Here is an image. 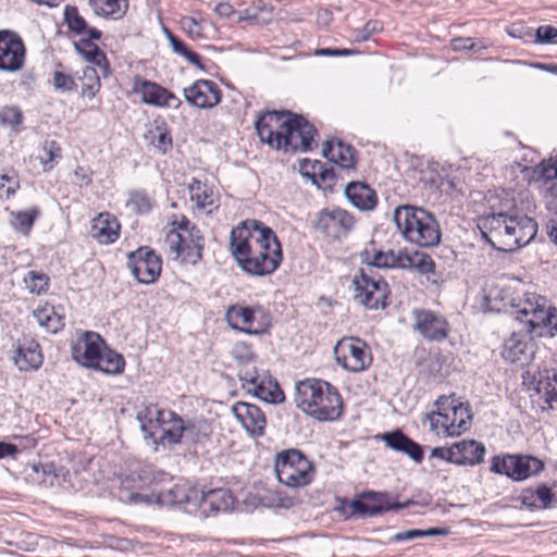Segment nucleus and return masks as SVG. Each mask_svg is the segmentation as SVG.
Instances as JSON below:
<instances>
[{
  "instance_id": "6e6552de",
  "label": "nucleus",
  "mask_w": 557,
  "mask_h": 557,
  "mask_svg": "<svg viewBox=\"0 0 557 557\" xmlns=\"http://www.w3.org/2000/svg\"><path fill=\"white\" fill-rule=\"evenodd\" d=\"M354 299L370 310L385 308L391 293L389 286L372 268L360 269L354 277Z\"/></svg>"
},
{
  "instance_id": "603ef678",
  "label": "nucleus",
  "mask_w": 557,
  "mask_h": 557,
  "mask_svg": "<svg viewBox=\"0 0 557 557\" xmlns=\"http://www.w3.org/2000/svg\"><path fill=\"white\" fill-rule=\"evenodd\" d=\"M64 22L69 29L77 35H83L87 30V23L85 18L79 15L76 7L66 5L64 8Z\"/></svg>"
},
{
  "instance_id": "bf43d9fd",
  "label": "nucleus",
  "mask_w": 557,
  "mask_h": 557,
  "mask_svg": "<svg viewBox=\"0 0 557 557\" xmlns=\"http://www.w3.org/2000/svg\"><path fill=\"white\" fill-rule=\"evenodd\" d=\"M535 491H536L537 499L540 500V504H539L540 509H548V508L556 506L555 499L553 496L552 486L548 487L545 484H542V485L537 486Z\"/></svg>"
},
{
  "instance_id": "f8f14e48",
  "label": "nucleus",
  "mask_w": 557,
  "mask_h": 557,
  "mask_svg": "<svg viewBox=\"0 0 557 557\" xmlns=\"http://www.w3.org/2000/svg\"><path fill=\"white\" fill-rule=\"evenodd\" d=\"M127 268L140 284L154 283L161 273L162 259L148 246H141L127 255Z\"/></svg>"
},
{
  "instance_id": "2f4dec72",
  "label": "nucleus",
  "mask_w": 557,
  "mask_h": 557,
  "mask_svg": "<svg viewBox=\"0 0 557 557\" xmlns=\"http://www.w3.org/2000/svg\"><path fill=\"white\" fill-rule=\"evenodd\" d=\"M354 148L342 140H326L323 144L322 154L330 162L337 164L342 169H354L356 161Z\"/></svg>"
},
{
  "instance_id": "4be33fe9",
  "label": "nucleus",
  "mask_w": 557,
  "mask_h": 557,
  "mask_svg": "<svg viewBox=\"0 0 557 557\" xmlns=\"http://www.w3.org/2000/svg\"><path fill=\"white\" fill-rule=\"evenodd\" d=\"M101 336L95 332H85L84 335L72 345V358L86 368H95L100 361Z\"/></svg>"
},
{
  "instance_id": "5fc2aeb1",
  "label": "nucleus",
  "mask_w": 557,
  "mask_h": 557,
  "mask_svg": "<svg viewBox=\"0 0 557 557\" xmlns=\"http://www.w3.org/2000/svg\"><path fill=\"white\" fill-rule=\"evenodd\" d=\"M238 379L243 384V387H246L248 392H251V388L257 386L261 381H263L257 368L249 363H245L238 371Z\"/></svg>"
},
{
  "instance_id": "864d4df0",
  "label": "nucleus",
  "mask_w": 557,
  "mask_h": 557,
  "mask_svg": "<svg viewBox=\"0 0 557 557\" xmlns=\"http://www.w3.org/2000/svg\"><path fill=\"white\" fill-rule=\"evenodd\" d=\"M25 285L32 294L40 295L48 288L49 277L37 271H29L24 277Z\"/></svg>"
},
{
  "instance_id": "774afa93",
  "label": "nucleus",
  "mask_w": 557,
  "mask_h": 557,
  "mask_svg": "<svg viewBox=\"0 0 557 557\" xmlns=\"http://www.w3.org/2000/svg\"><path fill=\"white\" fill-rule=\"evenodd\" d=\"M534 175L540 177H544L546 180H549L552 177L557 176V168L554 164H545L542 162L534 169Z\"/></svg>"
},
{
  "instance_id": "7c9ffc66",
  "label": "nucleus",
  "mask_w": 557,
  "mask_h": 557,
  "mask_svg": "<svg viewBox=\"0 0 557 557\" xmlns=\"http://www.w3.org/2000/svg\"><path fill=\"white\" fill-rule=\"evenodd\" d=\"M120 223L108 212L99 213L92 220L91 236L100 244H112L119 237Z\"/></svg>"
},
{
  "instance_id": "c9c22d12",
  "label": "nucleus",
  "mask_w": 557,
  "mask_h": 557,
  "mask_svg": "<svg viewBox=\"0 0 557 557\" xmlns=\"http://www.w3.org/2000/svg\"><path fill=\"white\" fill-rule=\"evenodd\" d=\"M400 269L416 270L422 275L435 273V263L431 256L420 250L401 252Z\"/></svg>"
},
{
  "instance_id": "c756f323",
  "label": "nucleus",
  "mask_w": 557,
  "mask_h": 557,
  "mask_svg": "<svg viewBox=\"0 0 557 557\" xmlns=\"http://www.w3.org/2000/svg\"><path fill=\"white\" fill-rule=\"evenodd\" d=\"M186 419L172 410L165 412L162 434L159 435L157 442L159 445L173 448L183 444V433Z\"/></svg>"
},
{
  "instance_id": "de8ad7c7",
  "label": "nucleus",
  "mask_w": 557,
  "mask_h": 557,
  "mask_svg": "<svg viewBox=\"0 0 557 557\" xmlns=\"http://www.w3.org/2000/svg\"><path fill=\"white\" fill-rule=\"evenodd\" d=\"M251 391L256 397L267 404H278L285 399L284 393L281 391L278 385L275 383L271 386V381H269V386H267L263 380L257 384V386L252 387Z\"/></svg>"
},
{
  "instance_id": "680f3d73",
  "label": "nucleus",
  "mask_w": 557,
  "mask_h": 557,
  "mask_svg": "<svg viewBox=\"0 0 557 557\" xmlns=\"http://www.w3.org/2000/svg\"><path fill=\"white\" fill-rule=\"evenodd\" d=\"M181 25L183 29L193 38L202 37V29L200 24L196 21L195 17L185 16L181 20Z\"/></svg>"
},
{
  "instance_id": "393cba45",
  "label": "nucleus",
  "mask_w": 557,
  "mask_h": 557,
  "mask_svg": "<svg viewBox=\"0 0 557 557\" xmlns=\"http://www.w3.org/2000/svg\"><path fill=\"white\" fill-rule=\"evenodd\" d=\"M383 442L391 449L403 453L411 458L414 462L420 463L424 457L423 447L407 436L403 431L396 430L382 435Z\"/></svg>"
},
{
  "instance_id": "ddd939ff",
  "label": "nucleus",
  "mask_w": 557,
  "mask_h": 557,
  "mask_svg": "<svg viewBox=\"0 0 557 557\" xmlns=\"http://www.w3.org/2000/svg\"><path fill=\"white\" fill-rule=\"evenodd\" d=\"M412 330L428 342H443L450 331V325L444 314L430 309H413L411 311Z\"/></svg>"
},
{
  "instance_id": "a211bd4d",
  "label": "nucleus",
  "mask_w": 557,
  "mask_h": 557,
  "mask_svg": "<svg viewBox=\"0 0 557 557\" xmlns=\"http://www.w3.org/2000/svg\"><path fill=\"white\" fill-rule=\"evenodd\" d=\"M25 45L17 33L0 29V71H20L25 63Z\"/></svg>"
},
{
  "instance_id": "2eb2a0df",
  "label": "nucleus",
  "mask_w": 557,
  "mask_h": 557,
  "mask_svg": "<svg viewBox=\"0 0 557 557\" xmlns=\"http://www.w3.org/2000/svg\"><path fill=\"white\" fill-rule=\"evenodd\" d=\"M293 114L288 110H272L258 113L255 128L260 140L276 149L277 140L284 135L286 129L292 127L288 124Z\"/></svg>"
},
{
  "instance_id": "5701e85b",
  "label": "nucleus",
  "mask_w": 557,
  "mask_h": 557,
  "mask_svg": "<svg viewBox=\"0 0 557 557\" xmlns=\"http://www.w3.org/2000/svg\"><path fill=\"white\" fill-rule=\"evenodd\" d=\"M166 409H161L158 405L150 404L137 412V420L140 423V430L146 438L159 446L157 440L163 431Z\"/></svg>"
},
{
  "instance_id": "aec40b11",
  "label": "nucleus",
  "mask_w": 557,
  "mask_h": 557,
  "mask_svg": "<svg viewBox=\"0 0 557 557\" xmlns=\"http://www.w3.org/2000/svg\"><path fill=\"white\" fill-rule=\"evenodd\" d=\"M184 98L190 106L199 109H211L221 102V89L210 79H197L183 89Z\"/></svg>"
},
{
  "instance_id": "9b49d317",
  "label": "nucleus",
  "mask_w": 557,
  "mask_h": 557,
  "mask_svg": "<svg viewBox=\"0 0 557 557\" xmlns=\"http://www.w3.org/2000/svg\"><path fill=\"white\" fill-rule=\"evenodd\" d=\"M284 135L276 143V150L307 152L312 149L317 128L302 115L294 113Z\"/></svg>"
},
{
  "instance_id": "e2e57ef3",
  "label": "nucleus",
  "mask_w": 557,
  "mask_h": 557,
  "mask_svg": "<svg viewBox=\"0 0 557 557\" xmlns=\"http://www.w3.org/2000/svg\"><path fill=\"white\" fill-rule=\"evenodd\" d=\"M557 38V28L552 25H542L536 29V42L549 44Z\"/></svg>"
},
{
  "instance_id": "49530a36",
  "label": "nucleus",
  "mask_w": 557,
  "mask_h": 557,
  "mask_svg": "<svg viewBox=\"0 0 557 557\" xmlns=\"http://www.w3.org/2000/svg\"><path fill=\"white\" fill-rule=\"evenodd\" d=\"M152 198L143 189L128 191L126 207L136 214L148 213L152 208Z\"/></svg>"
},
{
  "instance_id": "72a5a7b5",
  "label": "nucleus",
  "mask_w": 557,
  "mask_h": 557,
  "mask_svg": "<svg viewBox=\"0 0 557 557\" xmlns=\"http://www.w3.org/2000/svg\"><path fill=\"white\" fill-rule=\"evenodd\" d=\"M445 413L447 414V422L445 424V434L447 436L460 435L462 431L468 430L470 425V413L468 408L462 404H454L449 398V404L446 405Z\"/></svg>"
},
{
  "instance_id": "6ab92c4d",
  "label": "nucleus",
  "mask_w": 557,
  "mask_h": 557,
  "mask_svg": "<svg viewBox=\"0 0 557 557\" xmlns=\"http://www.w3.org/2000/svg\"><path fill=\"white\" fill-rule=\"evenodd\" d=\"M133 91L140 95L144 103L153 107H172L177 109L182 103L169 89L139 76L134 78Z\"/></svg>"
},
{
  "instance_id": "4c0bfd02",
  "label": "nucleus",
  "mask_w": 557,
  "mask_h": 557,
  "mask_svg": "<svg viewBox=\"0 0 557 557\" xmlns=\"http://www.w3.org/2000/svg\"><path fill=\"white\" fill-rule=\"evenodd\" d=\"M212 433L210 424L205 419H186L183 433V444L203 443Z\"/></svg>"
},
{
  "instance_id": "4468645a",
  "label": "nucleus",
  "mask_w": 557,
  "mask_h": 557,
  "mask_svg": "<svg viewBox=\"0 0 557 557\" xmlns=\"http://www.w3.org/2000/svg\"><path fill=\"white\" fill-rule=\"evenodd\" d=\"M314 228L331 240H339L355 226L354 216L344 209H323L317 213Z\"/></svg>"
},
{
  "instance_id": "423d86ee",
  "label": "nucleus",
  "mask_w": 557,
  "mask_h": 557,
  "mask_svg": "<svg viewBox=\"0 0 557 557\" xmlns=\"http://www.w3.org/2000/svg\"><path fill=\"white\" fill-rule=\"evenodd\" d=\"M189 225L190 222L184 218L177 230H170L164 238V249L172 260L196 265L202 259L205 237L199 228Z\"/></svg>"
},
{
  "instance_id": "f257e3e1",
  "label": "nucleus",
  "mask_w": 557,
  "mask_h": 557,
  "mask_svg": "<svg viewBox=\"0 0 557 557\" xmlns=\"http://www.w3.org/2000/svg\"><path fill=\"white\" fill-rule=\"evenodd\" d=\"M230 250L238 267L252 276L274 273L283 260L275 232L259 220H246L232 230Z\"/></svg>"
},
{
  "instance_id": "0e129e2a",
  "label": "nucleus",
  "mask_w": 557,
  "mask_h": 557,
  "mask_svg": "<svg viewBox=\"0 0 557 557\" xmlns=\"http://www.w3.org/2000/svg\"><path fill=\"white\" fill-rule=\"evenodd\" d=\"M451 48L455 51H463V50H476L478 46L473 38L470 37H458L451 40ZM482 46L479 47L481 49Z\"/></svg>"
},
{
  "instance_id": "c85d7f7f",
  "label": "nucleus",
  "mask_w": 557,
  "mask_h": 557,
  "mask_svg": "<svg viewBox=\"0 0 557 557\" xmlns=\"http://www.w3.org/2000/svg\"><path fill=\"white\" fill-rule=\"evenodd\" d=\"M486 449L482 443L474 440H463L454 444V463L458 466H474L484 461Z\"/></svg>"
},
{
  "instance_id": "a19ab883",
  "label": "nucleus",
  "mask_w": 557,
  "mask_h": 557,
  "mask_svg": "<svg viewBox=\"0 0 557 557\" xmlns=\"http://www.w3.org/2000/svg\"><path fill=\"white\" fill-rule=\"evenodd\" d=\"M39 214L40 210L38 207H33L29 210L12 211L10 213V223L16 232L28 235Z\"/></svg>"
},
{
  "instance_id": "c03bdc74",
  "label": "nucleus",
  "mask_w": 557,
  "mask_h": 557,
  "mask_svg": "<svg viewBox=\"0 0 557 557\" xmlns=\"http://www.w3.org/2000/svg\"><path fill=\"white\" fill-rule=\"evenodd\" d=\"M125 360L121 354L109 350L104 355L100 354V361L95 369L108 374H120L124 371Z\"/></svg>"
},
{
  "instance_id": "dca6fc26",
  "label": "nucleus",
  "mask_w": 557,
  "mask_h": 557,
  "mask_svg": "<svg viewBox=\"0 0 557 557\" xmlns=\"http://www.w3.org/2000/svg\"><path fill=\"white\" fill-rule=\"evenodd\" d=\"M225 319L232 329L250 335L262 334L269 326V319L260 307L233 305L226 310Z\"/></svg>"
},
{
  "instance_id": "58836bf2",
  "label": "nucleus",
  "mask_w": 557,
  "mask_h": 557,
  "mask_svg": "<svg viewBox=\"0 0 557 557\" xmlns=\"http://www.w3.org/2000/svg\"><path fill=\"white\" fill-rule=\"evenodd\" d=\"M189 198L196 203L199 209H208L210 212L212 208H218L212 189L208 187L200 180L194 177L188 184Z\"/></svg>"
},
{
  "instance_id": "a18cd8bd",
  "label": "nucleus",
  "mask_w": 557,
  "mask_h": 557,
  "mask_svg": "<svg viewBox=\"0 0 557 557\" xmlns=\"http://www.w3.org/2000/svg\"><path fill=\"white\" fill-rule=\"evenodd\" d=\"M61 158L60 145L55 140H46L41 147V153L38 156L44 171L52 170Z\"/></svg>"
},
{
  "instance_id": "9d476101",
  "label": "nucleus",
  "mask_w": 557,
  "mask_h": 557,
  "mask_svg": "<svg viewBox=\"0 0 557 557\" xmlns=\"http://www.w3.org/2000/svg\"><path fill=\"white\" fill-rule=\"evenodd\" d=\"M413 500L392 502L387 493L364 492L348 503L350 516L375 517L392 510H399L413 505Z\"/></svg>"
},
{
  "instance_id": "412c9836",
  "label": "nucleus",
  "mask_w": 557,
  "mask_h": 557,
  "mask_svg": "<svg viewBox=\"0 0 557 557\" xmlns=\"http://www.w3.org/2000/svg\"><path fill=\"white\" fill-rule=\"evenodd\" d=\"M232 412L250 436L261 437L264 435L267 419L258 406L237 401L233 405Z\"/></svg>"
},
{
  "instance_id": "79ce46f5",
  "label": "nucleus",
  "mask_w": 557,
  "mask_h": 557,
  "mask_svg": "<svg viewBox=\"0 0 557 557\" xmlns=\"http://www.w3.org/2000/svg\"><path fill=\"white\" fill-rule=\"evenodd\" d=\"M89 4L97 15L115 20L122 17L126 11V4L122 5L121 0H89Z\"/></svg>"
},
{
  "instance_id": "8fccbe9b",
  "label": "nucleus",
  "mask_w": 557,
  "mask_h": 557,
  "mask_svg": "<svg viewBox=\"0 0 557 557\" xmlns=\"http://www.w3.org/2000/svg\"><path fill=\"white\" fill-rule=\"evenodd\" d=\"M145 137L161 153L172 149V137L166 127L156 126L149 129Z\"/></svg>"
},
{
  "instance_id": "cd10ccee",
  "label": "nucleus",
  "mask_w": 557,
  "mask_h": 557,
  "mask_svg": "<svg viewBox=\"0 0 557 557\" xmlns=\"http://www.w3.org/2000/svg\"><path fill=\"white\" fill-rule=\"evenodd\" d=\"M234 505V497L230 490L213 488L201 492L199 507L205 516L216 515L230 510Z\"/></svg>"
},
{
  "instance_id": "338daca9",
  "label": "nucleus",
  "mask_w": 557,
  "mask_h": 557,
  "mask_svg": "<svg viewBox=\"0 0 557 557\" xmlns=\"http://www.w3.org/2000/svg\"><path fill=\"white\" fill-rule=\"evenodd\" d=\"M165 35L171 45L173 52L183 57L185 54V52L188 50L186 45L178 37H176L174 34H172L169 29H165Z\"/></svg>"
},
{
  "instance_id": "ea45409f",
  "label": "nucleus",
  "mask_w": 557,
  "mask_h": 557,
  "mask_svg": "<svg viewBox=\"0 0 557 557\" xmlns=\"http://www.w3.org/2000/svg\"><path fill=\"white\" fill-rule=\"evenodd\" d=\"M401 252L395 253L393 250L382 251L375 250L371 252L369 249L364 251V260L368 262V268H400Z\"/></svg>"
},
{
  "instance_id": "13d9d810",
  "label": "nucleus",
  "mask_w": 557,
  "mask_h": 557,
  "mask_svg": "<svg viewBox=\"0 0 557 557\" xmlns=\"http://www.w3.org/2000/svg\"><path fill=\"white\" fill-rule=\"evenodd\" d=\"M52 84L55 89L61 91H71L76 87L74 78L70 74L60 71L53 73Z\"/></svg>"
},
{
  "instance_id": "69168bd1",
  "label": "nucleus",
  "mask_w": 557,
  "mask_h": 557,
  "mask_svg": "<svg viewBox=\"0 0 557 557\" xmlns=\"http://www.w3.org/2000/svg\"><path fill=\"white\" fill-rule=\"evenodd\" d=\"M520 500H521V504L529 509H540L539 504L536 503L537 496H536L535 490H532V488L523 490L520 495Z\"/></svg>"
},
{
  "instance_id": "473e14b6",
  "label": "nucleus",
  "mask_w": 557,
  "mask_h": 557,
  "mask_svg": "<svg viewBox=\"0 0 557 557\" xmlns=\"http://www.w3.org/2000/svg\"><path fill=\"white\" fill-rule=\"evenodd\" d=\"M42 360L40 345L36 341H25L17 346L14 362L18 370H37L42 364Z\"/></svg>"
},
{
  "instance_id": "20e7f679",
  "label": "nucleus",
  "mask_w": 557,
  "mask_h": 557,
  "mask_svg": "<svg viewBox=\"0 0 557 557\" xmlns=\"http://www.w3.org/2000/svg\"><path fill=\"white\" fill-rule=\"evenodd\" d=\"M296 406L318 421H333L342 414V398L330 383L307 379L296 385Z\"/></svg>"
},
{
  "instance_id": "052dcab7",
  "label": "nucleus",
  "mask_w": 557,
  "mask_h": 557,
  "mask_svg": "<svg viewBox=\"0 0 557 557\" xmlns=\"http://www.w3.org/2000/svg\"><path fill=\"white\" fill-rule=\"evenodd\" d=\"M382 29V25L379 21H369L364 24V26L357 30L356 40L357 41H367L371 35L380 32Z\"/></svg>"
},
{
  "instance_id": "09e8293b",
  "label": "nucleus",
  "mask_w": 557,
  "mask_h": 557,
  "mask_svg": "<svg viewBox=\"0 0 557 557\" xmlns=\"http://www.w3.org/2000/svg\"><path fill=\"white\" fill-rule=\"evenodd\" d=\"M24 121L23 111L18 106H3L0 108V124L17 133Z\"/></svg>"
},
{
  "instance_id": "39448f33",
  "label": "nucleus",
  "mask_w": 557,
  "mask_h": 557,
  "mask_svg": "<svg viewBox=\"0 0 557 557\" xmlns=\"http://www.w3.org/2000/svg\"><path fill=\"white\" fill-rule=\"evenodd\" d=\"M393 220L398 232L407 242L431 248L441 243V226L434 214L417 206H398L394 209Z\"/></svg>"
},
{
  "instance_id": "6e6d98bb",
  "label": "nucleus",
  "mask_w": 557,
  "mask_h": 557,
  "mask_svg": "<svg viewBox=\"0 0 557 557\" xmlns=\"http://www.w3.org/2000/svg\"><path fill=\"white\" fill-rule=\"evenodd\" d=\"M91 48V53L88 54L86 61L91 63L92 65H96L101 71V75L103 77H107L110 69H109V62L107 59V55L104 52L97 46V45H87Z\"/></svg>"
},
{
  "instance_id": "1a4fd4ad",
  "label": "nucleus",
  "mask_w": 557,
  "mask_h": 557,
  "mask_svg": "<svg viewBox=\"0 0 557 557\" xmlns=\"http://www.w3.org/2000/svg\"><path fill=\"white\" fill-rule=\"evenodd\" d=\"M545 463L530 455L494 456L491 460V471L506 475L512 481L520 482L542 472Z\"/></svg>"
},
{
  "instance_id": "e433bc0d",
  "label": "nucleus",
  "mask_w": 557,
  "mask_h": 557,
  "mask_svg": "<svg viewBox=\"0 0 557 557\" xmlns=\"http://www.w3.org/2000/svg\"><path fill=\"white\" fill-rule=\"evenodd\" d=\"M33 315L40 326L52 334H57L65 325L64 315L54 306L48 304L35 309Z\"/></svg>"
},
{
  "instance_id": "7ed1b4c3",
  "label": "nucleus",
  "mask_w": 557,
  "mask_h": 557,
  "mask_svg": "<svg viewBox=\"0 0 557 557\" xmlns=\"http://www.w3.org/2000/svg\"><path fill=\"white\" fill-rule=\"evenodd\" d=\"M508 301L505 307L509 314L515 315L516 321L521 324V330L528 334L543 336L554 335L557 332L556 308H545V298L533 293H524L522 296L507 295Z\"/></svg>"
},
{
  "instance_id": "0eeeda50",
  "label": "nucleus",
  "mask_w": 557,
  "mask_h": 557,
  "mask_svg": "<svg viewBox=\"0 0 557 557\" xmlns=\"http://www.w3.org/2000/svg\"><path fill=\"white\" fill-rule=\"evenodd\" d=\"M274 471L277 481L290 488L309 485L315 475V468L299 449L290 448L276 455Z\"/></svg>"
},
{
  "instance_id": "f3484780",
  "label": "nucleus",
  "mask_w": 557,
  "mask_h": 557,
  "mask_svg": "<svg viewBox=\"0 0 557 557\" xmlns=\"http://www.w3.org/2000/svg\"><path fill=\"white\" fill-rule=\"evenodd\" d=\"M337 364L350 372H360L367 369L371 361V355L367 345L359 338H343L334 347Z\"/></svg>"
},
{
  "instance_id": "3c124183",
  "label": "nucleus",
  "mask_w": 557,
  "mask_h": 557,
  "mask_svg": "<svg viewBox=\"0 0 557 557\" xmlns=\"http://www.w3.org/2000/svg\"><path fill=\"white\" fill-rule=\"evenodd\" d=\"M449 404V397L441 396L436 400L437 411H433L426 416V419L430 424V429L434 432L440 433V430H443L445 433V424L447 422V414L445 413L446 405Z\"/></svg>"
},
{
  "instance_id": "bb28decb",
  "label": "nucleus",
  "mask_w": 557,
  "mask_h": 557,
  "mask_svg": "<svg viewBox=\"0 0 557 557\" xmlns=\"http://www.w3.org/2000/svg\"><path fill=\"white\" fill-rule=\"evenodd\" d=\"M344 194L348 201L360 211H372L377 205L375 190L363 182L348 183Z\"/></svg>"
},
{
  "instance_id": "4d7b16f0",
  "label": "nucleus",
  "mask_w": 557,
  "mask_h": 557,
  "mask_svg": "<svg viewBox=\"0 0 557 557\" xmlns=\"http://www.w3.org/2000/svg\"><path fill=\"white\" fill-rule=\"evenodd\" d=\"M323 165L324 163L319 160L304 159L300 162V173L302 176L311 178L313 184L319 185V172H321Z\"/></svg>"
},
{
  "instance_id": "b1692460",
  "label": "nucleus",
  "mask_w": 557,
  "mask_h": 557,
  "mask_svg": "<svg viewBox=\"0 0 557 557\" xmlns=\"http://www.w3.org/2000/svg\"><path fill=\"white\" fill-rule=\"evenodd\" d=\"M502 356L510 363L528 366L534 357L533 344L527 342L523 335L515 331L505 341Z\"/></svg>"
},
{
  "instance_id": "f03ea898",
  "label": "nucleus",
  "mask_w": 557,
  "mask_h": 557,
  "mask_svg": "<svg viewBox=\"0 0 557 557\" xmlns=\"http://www.w3.org/2000/svg\"><path fill=\"white\" fill-rule=\"evenodd\" d=\"M476 227L485 243L503 252L517 251L537 234V222L533 218L503 211L478 216Z\"/></svg>"
},
{
  "instance_id": "37998d69",
  "label": "nucleus",
  "mask_w": 557,
  "mask_h": 557,
  "mask_svg": "<svg viewBox=\"0 0 557 557\" xmlns=\"http://www.w3.org/2000/svg\"><path fill=\"white\" fill-rule=\"evenodd\" d=\"M78 79L82 84V95L89 99L94 98L101 86L98 71L94 66L87 65L82 70Z\"/></svg>"
},
{
  "instance_id": "a878e982",
  "label": "nucleus",
  "mask_w": 557,
  "mask_h": 557,
  "mask_svg": "<svg viewBox=\"0 0 557 557\" xmlns=\"http://www.w3.org/2000/svg\"><path fill=\"white\" fill-rule=\"evenodd\" d=\"M532 377L530 384L539 395H543L545 401L552 406L553 401H557V371L554 369H544L532 373L531 369L527 370L523 379Z\"/></svg>"
},
{
  "instance_id": "f704fd0d",
  "label": "nucleus",
  "mask_w": 557,
  "mask_h": 557,
  "mask_svg": "<svg viewBox=\"0 0 557 557\" xmlns=\"http://www.w3.org/2000/svg\"><path fill=\"white\" fill-rule=\"evenodd\" d=\"M199 492L187 485L175 484L169 490L161 491L158 495V503L163 506H177L198 500Z\"/></svg>"
}]
</instances>
